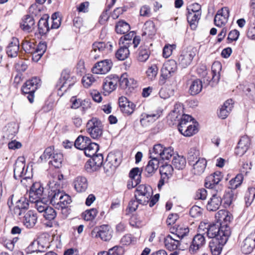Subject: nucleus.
<instances>
[{
    "mask_svg": "<svg viewBox=\"0 0 255 255\" xmlns=\"http://www.w3.org/2000/svg\"><path fill=\"white\" fill-rule=\"evenodd\" d=\"M246 96L251 100L255 102V85L247 87L244 90Z\"/></svg>",
    "mask_w": 255,
    "mask_h": 255,
    "instance_id": "774afa93",
    "label": "nucleus"
},
{
    "mask_svg": "<svg viewBox=\"0 0 255 255\" xmlns=\"http://www.w3.org/2000/svg\"><path fill=\"white\" fill-rule=\"evenodd\" d=\"M110 78H106L103 84V89L106 92L110 93L115 90L116 86L112 83Z\"/></svg>",
    "mask_w": 255,
    "mask_h": 255,
    "instance_id": "052dcab7",
    "label": "nucleus"
},
{
    "mask_svg": "<svg viewBox=\"0 0 255 255\" xmlns=\"http://www.w3.org/2000/svg\"><path fill=\"white\" fill-rule=\"evenodd\" d=\"M44 188L39 182H35L31 186L29 192V198L30 202H36L41 199L43 195Z\"/></svg>",
    "mask_w": 255,
    "mask_h": 255,
    "instance_id": "ddd939ff",
    "label": "nucleus"
},
{
    "mask_svg": "<svg viewBox=\"0 0 255 255\" xmlns=\"http://www.w3.org/2000/svg\"><path fill=\"white\" fill-rule=\"evenodd\" d=\"M73 183L75 190L79 193L85 192L88 187V180L83 176H77L74 179Z\"/></svg>",
    "mask_w": 255,
    "mask_h": 255,
    "instance_id": "aec40b11",
    "label": "nucleus"
},
{
    "mask_svg": "<svg viewBox=\"0 0 255 255\" xmlns=\"http://www.w3.org/2000/svg\"><path fill=\"white\" fill-rule=\"evenodd\" d=\"M211 175H212L213 177L214 178V183H215L216 192L217 193H220L223 189V186L221 184H219L222 179V175L221 172L219 171H216L214 173L211 174Z\"/></svg>",
    "mask_w": 255,
    "mask_h": 255,
    "instance_id": "e433bc0d",
    "label": "nucleus"
},
{
    "mask_svg": "<svg viewBox=\"0 0 255 255\" xmlns=\"http://www.w3.org/2000/svg\"><path fill=\"white\" fill-rule=\"evenodd\" d=\"M43 216L45 218V219L51 221L54 219L56 217V212L53 208L48 206V207L46 208V209L44 211Z\"/></svg>",
    "mask_w": 255,
    "mask_h": 255,
    "instance_id": "4d7b16f0",
    "label": "nucleus"
},
{
    "mask_svg": "<svg viewBox=\"0 0 255 255\" xmlns=\"http://www.w3.org/2000/svg\"><path fill=\"white\" fill-rule=\"evenodd\" d=\"M119 104L121 111L125 114L130 115L134 111L135 105L129 101L126 97L119 98Z\"/></svg>",
    "mask_w": 255,
    "mask_h": 255,
    "instance_id": "4468645a",
    "label": "nucleus"
},
{
    "mask_svg": "<svg viewBox=\"0 0 255 255\" xmlns=\"http://www.w3.org/2000/svg\"><path fill=\"white\" fill-rule=\"evenodd\" d=\"M52 20V25L51 28L57 29L61 25V18L60 16V13L58 12L54 13L51 18Z\"/></svg>",
    "mask_w": 255,
    "mask_h": 255,
    "instance_id": "6e6d98bb",
    "label": "nucleus"
},
{
    "mask_svg": "<svg viewBox=\"0 0 255 255\" xmlns=\"http://www.w3.org/2000/svg\"><path fill=\"white\" fill-rule=\"evenodd\" d=\"M194 120L192 117L188 115H183L178 125L179 131L182 133Z\"/></svg>",
    "mask_w": 255,
    "mask_h": 255,
    "instance_id": "a878e982",
    "label": "nucleus"
},
{
    "mask_svg": "<svg viewBox=\"0 0 255 255\" xmlns=\"http://www.w3.org/2000/svg\"><path fill=\"white\" fill-rule=\"evenodd\" d=\"M225 230L231 231L230 227L223 225L221 226L219 223H208L201 222L198 228L199 232H205L209 238H216L219 236H223Z\"/></svg>",
    "mask_w": 255,
    "mask_h": 255,
    "instance_id": "f257e3e1",
    "label": "nucleus"
},
{
    "mask_svg": "<svg viewBox=\"0 0 255 255\" xmlns=\"http://www.w3.org/2000/svg\"><path fill=\"white\" fill-rule=\"evenodd\" d=\"M50 184L51 189L48 192V200L53 205H57L60 200V195H63V192L60 191V185L57 182L50 181Z\"/></svg>",
    "mask_w": 255,
    "mask_h": 255,
    "instance_id": "6e6552de",
    "label": "nucleus"
},
{
    "mask_svg": "<svg viewBox=\"0 0 255 255\" xmlns=\"http://www.w3.org/2000/svg\"><path fill=\"white\" fill-rule=\"evenodd\" d=\"M176 237L181 240L186 236L189 232V228L184 225H178L176 227Z\"/></svg>",
    "mask_w": 255,
    "mask_h": 255,
    "instance_id": "de8ad7c7",
    "label": "nucleus"
},
{
    "mask_svg": "<svg viewBox=\"0 0 255 255\" xmlns=\"http://www.w3.org/2000/svg\"><path fill=\"white\" fill-rule=\"evenodd\" d=\"M91 139L89 137L79 135L76 139L74 146L77 149L83 150L87 148V146L89 145Z\"/></svg>",
    "mask_w": 255,
    "mask_h": 255,
    "instance_id": "cd10ccee",
    "label": "nucleus"
},
{
    "mask_svg": "<svg viewBox=\"0 0 255 255\" xmlns=\"http://www.w3.org/2000/svg\"><path fill=\"white\" fill-rule=\"evenodd\" d=\"M149 158H150V160L148 161L145 169L147 177H150L155 173L159 168V165L160 162V159L152 156H149Z\"/></svg>",
    "mask_w": 255,
    "mask_h": 255,
    "instance_id": "a211bd4d",
    "label": "nucleus"
},
{
    "mask_svg": "<svg viewBox=\"0 0 255 255\" xmlns=\"http://www.w3.org/2000/svg\"><path fill=\"white\" fill-rule=\"evenodd\" d=\"M129 54L128 47L126 46L119 48L116 53V57L119 60H124Z\"/></svg>",
    "mask_w": 255,
    "mask_h": 255,
    "instance_id": "ea45409f",
    "label": "nucleus"
},
{
    "mask_svg": "<svg viewBox=\"0 0 255 255\" xmlns=\"http://www.w3.org/2000/svg\"><path fill=\"white\" fill-rule=\"evenodd\" d=\"M63 161V154L61 153H54L50 160L49 163L55 168H59L61 166Z\"/></svg>",
    "mask_w": 255,
    "mask_h": 255,
    "instance_id": "c9c22d12",
    "label": "nucleus"
},
{
    "mask_svg": "<svg viewBox=\"0 0 255 255\" xmlns=\"http://www.w3.org/2000/svg\"><path fill=\"white\" fill-rule=\"evenodd\" d=\"M192 173L197 175H201L205 171L207 165V161L204 158H199L197 160L192 163Z\"/></svg>",
    "mask_w": 255,
    "mask_h": 255,
    "instance_id": "6ab92c4d",
    "label": "nucleus"
},
{
    "mask_svg": "<svg viewBox=\"0 0 255 255\" xmlns=\"http://www.w3.org/2000/svg\"><path fill=\"white\" fill-rule=\"evenodd\" d=\"M149 55V50L146 47L141 46L139 49L138 60L140 62H145L148 59Z\"/></svg>",
    "mask_w": 255,
    "mask_h": 255,
    "instance_id": "79ce46f5",
    "label": "nucleus"
},
{
    "mask_svg": "<svg viewBox=\"0 0 255 255\" xmlns=\"http://www.w3.org/2000/svg\"><path fill=\"white\" fill-rule=\"evenodd\" d=\"M230 11L227 7L219 10L214 17V24L218 27L224 26L227 22L229 16Z\"/></svg>",
    "mask_w": 255,
    "mask_h": 255,
    "instance_id": "f8f14e48",
    "label": "nucleus"
},
{
    "mask_svg": "<svg viewBox=\"0 0 255 255\" xmlns=\"http://www.w3.org/2000/svg\"><path fill=\"white\" fill-rule=\"evenodd\" d=\"M216 217H218L221 222L219 224L222 226L229 227V224L232 222L233 217L231 213L224 210L219 211L216 215Z\"/></svg>",
    "mask_w": 255,
    "mask_h": 255,
    "instance_id": "4be33fe9",
    "label": "nucleus"
},
{
    "mask_svg": "<svg viewBox=\"0 0 255 255\" xmlns=\"http://www.w3.org/2000/svg\"><path fill=\"white\" fill-rule=\"evenodd\" d=\"M75 79L74 77L70 76L67 71L64 70L61 73L60 78L57 82L56 87L59 90L66 92L74 85Z\"/></svg>",
    "mask_w": 255,
    "mask_h": 255,
    "instance_id": "423d86ee",
    "label": "nucleus"
},
{
    "mask_svg": "<svg viewBox=\"0 0 255 255\" xmlns=\"http://www.w3.org/2000/svg\"><path fill=\"white\" fill-rule=\"evenodd\" d=\"M49 16L47 15H44L39 19L38 23V29L39 34L43 35L49 30L50 27L48 25Z\"/></svg>",
    "mask_w": 255,
    "mask_h": 255,
    "instance_id": "b1692460",
    "label": "nucleus"
},
{
    "mask_svg": "<svg viewBox=\"0 0 255 255\" xmlns=\"http://www.w3.org/2000/svg\"><path fill=\"white\" fill-rule=\"evenodd\" d=\"M173 171V167L170 164H167L162 165L159 167L160 174L171 176Z\"/></svg>",
    "mask_w": 255,
    "mask_h": 255,
    "instance_id": "5fc2aeb1",
    "label": "nucleus"
},
{
    "mask_svg": "<svg viewBox=\"0 0 255 255\" xmlns=\"http://www.w3.org/2000/svg\"><path fill=\"white\" fill-rule=\"evenodd\" d=\"M249 144V138L246 136L242 137L235 148L236 154L240 156L243 155L248 149Z\"/></svg>",
    "mask_w": 255,
    "mask_h": 255,
    "instance_id": "412c9836",
    "label": "nucleus"
},
{
    "mask_svg": "<svg viewBox=\"0 0 255 255\" xmlns=\"http://www.w3.org/2000/svg\"><path fill=\"white\" fill-rule=\"evenodd\" d=\"M103 132V125L101 126H97L95 129L88 131L91 137L93 139H99L102 136Z\"/></svg>",
    "mask_w": 255,
    "mask_h": 255,
    "instance_id": "bf43d9fd",
    "label": "nucleus"
},
{
    "mask_svg": "<svg viewBox=\"0 0 255 255\" xmlns=\"http://www.w3.org/2000/svg\"><path fill=\"white\" fill-rule=\"evenodd\" d=\"M243 180V176L242 174H238L236 176L232 179L229 182V188L235 190L241 185Z\"/></svg>",
    "mask_w": 255,
    "mask_h": 255,
    "instance_id": "58836bf2",
    "label": "nucleus"
},
{
    "mask_svg": "<svg viewBox=\"0 0 255 255\" xmlns=\"http://www.w3.org/2000/svg\"><path fill=\"white\" fill-rule=\"evenodd\" d=\"M220 193L213 192L212 197L208 201L206 205L207 209L210 211L217 210L221 205L222 199Z\"/></svg>",
    "mask_w": 255,
    "mask_h": 255,
    "instance_id": "dca6fc26",
    "label": "nucleus"
},
{
    "mask_svg": "<svg viewBox=\"0 0 255 255\" xmlns=\"http://www.w3.org/2000/svg\"><path fill=\"white\" fill-rule=\"evenodd\" d=\"M196 123L193 121L188 126L184 131L181 133L185 136H191L195 134L198 131V129L196 127Z\"/></svg>",
    "mask_w": 255,
    "mask_h": 255,
    "instance_id": "a18cd8bd",
    "label": "nucleus"
},
{
    "mask_svg": "<svg viewBox=\"0 0 255 255\" xmlns=\"http://www.w3.org/2000/svg\"><path fill=\"white\" fill-rule=\"evenodd\" d=\"M201 14V12H197V13L188 12L187 19L192 29H195L196 28Z\"/></svg>",
    "mask_w": 255,
    "mask_h": 255,
    "instance_id": "c756f323",
    "label": "nucleus"
},
{
    "mask_svg": "<svg viewBox=\"0 0 255 255\" xmlns=\"http://www.w3.org/2000/svg\"><path fill=\"white\" fill-rule=\"evenodd\" d=\"M202 87V81L199 79H196L192 82L189 92L191 95H196L201 91Z\"/></svg>",
    "mask_w": 255,
    "mask_h": 255,
    "instance_id": "2f4dec72",
    "label": "nucleus"
},
{
    "mask_svg": "<svg viewBox=\"0 0 255 255\" xmlns=\"http://www.w3.org/2000/svg\"><path fill=\"white\" fill-rule=\"evenodd\" d=\"M172 164L173 167L177 170H183L186 166V160L183 156L176 154L173 156Z\"/></svg>",
    "mask_w": 255,
    "mask_h": 255,
    "instance_id": "393cba45",
    "label": "nucleus"
},
{
    "mask_svg": "<svg viewBox=\"0 0 255 255\" xmlns=\"http://www.w3.org/2000/svg\"><path fill=\"white\" fill-rule=\"evenodd\" d=\"M161 113V112H157L155 113L142 114V118L140 120L141 124L143 126H146V123L154 122L160 117Z\"/></svg>",
    "mask_w": 255,
    "mask_h": 255,
    "instance_id": "c85d7f7f",
    "label": "nucleus"
},
{
    "mask_svg": "<svg viewBox=\"0 0 255 255\" xmlns=\"http://www.w3.org/2000/svg\"><path fill=\"white\" fill-rule=\"evenodd\" d=\"M164 244L166 249L169 251L180 250V241L175 238H173L170 235H167L164 238Z\"/></svg>",
    "mask_w": 255,
    "mask_h": 255,
    "instance_id": "f3484780",
    "label": "nucleus"
},
{
    "mask_svg": "<svg viewBox=\"0 0 255 255\" xmlns=\"http://www.w3.org/2000/svg\"><path fill=\"white\" fill-rule=\"evenodd\" d=\"M106 159L117 167L120 164L121 162L120 154L112 152L108 154Z\"/></svg>",
    "mask_w": 255,
    "mask_h": 255,
    "instance_id": "3c124183",
    "label": "nucleus"
},
{
    "mask_svg": "<svg viewBox=\"0 0 255 255\" xmlns=\"http://www.w3.org/2000/svg\"><path fill=\"white\" fill-rule=\"evenodd\" d=\"M152 191L151 187L144 184L138 185L134 193V194L142 195V196H147V197H151L152 196Z\"/></svg>",
    "mask_w": 255,
    "mask_h": 255,
    "instance_id": "473e14b6",
    "label": "nucleus"
},
{
    "mask_svg": "<svg viewBox=\"0 0 255 255\" xmlns=\"http://www.w3.org/2000/svg\"><path fill=\"white\" fill-rule=\"evenodd\" d=\"M130 25L124 21H120L116 26V31L118 33L124 34L129 31Z\"/></svg>",
    "mask_w": 255,
    "mask_h": 255,
    "instance_id": "4c0bfd02",
    "label": "nucleus"
},
{
    "mask_svg": "<svg viewBox=\"0 0 255 255\" xmlns=\"http://www.w3.org/2000/svg\"><path fill=\"white\" fill-rule=\"evenodd\" d=\"M158 68L156 65H152L147 70L146 73L149 79L152 80L156 76L158 73Z\"/></svg>",
    "mask_w": 255,
    "mask_h": 255,
    "instance_id": "e2e57ef3",
    "label": "nucleus"
},
{
    "mask_svg": "<svg viewBox=\"0 0 255 255\" xmlns=\"http://www.w3.org/2000/svg\"><path fill=\"white\" fill-rule=\"evenodd\" d=\"M164 147L160 144L154 145L152 149L149 150V156H152L160 159Z\"/></svg>",
    "mask_w": 255,
    "mask_h": 255,
    "instance_id": "c03bdc74",
    "label": "nucleus"
},
{
    "mask_svg": "<svg viewBox=\"0 0 255 255\" xmlns=\"http://www.w3.org/2000/svg\"><path fill=\"white\" fill-rule=\"evenodd\" d=\"M222 236L212 239L209 244V248L213 255H220L222 251L223 246L226 244L231 234V231L225 230Z\"/></svg>",
    "mask_w": 255,
    "mask_h": 255,
    "instance_id": "f03ea898",
    "label": "nucleus"
},
{
    "mask_svg": "<svg viewBox=\"0 0 255 255\" xmlns=\"http://www.w3.org/2000/svg\"><path fill=\"white\" fill-rule=\"evenodd\" d=\"M98 211L96 208H92L83 213L84 219L86 221H91L96 216Z\"/></svg>",
    "mask_w": 255,
    "mask_h": 255,
    "instance_id": "0e129e2a",
    "label": "nucleus"
},
{
    "mask_svg": "<svg viewBox=\"0 0 255 255\" xmlns=\"http://www.w3.org/2000/svg\"><path fill=\"white\" fill-rule=\"evenodd\" d=\"M163 66L172 74L175 73L177 69L176 62L174 60H169L167 61L163 64Z\"/></svg>",
    "mask_w": 255,
    "mask_h": 255,
    "instance_id": "13d9d810",
    "label": "nucleus"
},
{
    "mask_svg": "<svg viewBox=\"0 0 255 255\" xmlns=\"http://www.w3.org/2000/svg\"><path fill=\"white\" fill-rule=\"evenodd\" d=\"M108 46L112 47V45L103 42H95L93 44L92 49L96 50L97 52H100L104 54L106 49L107 48Z\"/></svg>",
    "mask_w": 255,
    "mask_h": 255,
    "instance_id": "09e8293b",
    "label": "nucleus"
},
{
    "mask_svg": "<svg viewBox=\"0 0 255 255\" xmlns=\"http://www.w3.org/2000/svg\"><path fill=\"white\" fill-rule=\"evenodd\" d=\"M15 38L12 37L11 41L6 47V54L8 57L14 58L16 57V44L14 42Z\"/></svg>",
    "mask_w": 255,
    "mask_h": 255,
    "instance_id": "864d4df0",
    "label": "nucleus"
},
{
    "mask_svg": "<svg viewBox=\"0 0 255 255\" xmlns=\"http://www.w3.org/2000/svg\"><path fill=\"white\" fill-rule=\"evenodd\" d=\"M237 197V193L235 190H231L227 192L224 196V204L226 207L230 206L232 205Z\"/></svg>",
    "mask_w": 255,
    "mask_h": 255,
    "instance_id": "72a5a7b5",
    "label": "nucleus"
},
{
    "mask_svg": "<svg viewBox=\"0 0 255 255\" xmlns=\"http://www.w3.org/2000/svg\"><path fill=\"white\" fill-rule=\"evenodd\" d=\"M102 126V122L97 118H92L89 120L86 124L87 131L95 129L97 126Z\"/></svg>",
    "mask_w": 255,
    "mask_h": 255,
    "instance_id": "49530a36",
    "label": "nucleus"
},
{
    "mask_svg": "<svg viewBox=\"0 0 255 255\" xmlns=\"http://www.w3.org/2000/svg\"><path fill=\"white\" fill-rule=\"evenodd\" d=\"M41 86V80L39 78L34 77L27 80L21 88L23 94H27V98L30 103L34 101V93Z\"/></svg>",
    "mask_w": 255,
    "mask_h": 255,
    "instance_id": "7ed1b4c3",
    "label": "nucleus"
},
{
    "mask_svg": "<svg viewBox=\"0 0 255 255\" xmlns=\"http://www.w3.org/2000/svg\"><path fill=\"white\" fill-rule=\"evenodd\" d=\"M233 108V102L232 99L227 100L222 106L218 113V116L222 119H226Z\"/></svg>",
    "mask_w": 255,
    "mask_h": 255,
    "instance_id": "5701e85b",
    "label": "nucleus"
},
{
    "mask_svg": "<svg viewBox=\"0 0 255 255\" xmlns=\"http://www.w3.org/2000/svg\"><path fill=\"white\" fill-rule=\"evenodd\" d=\"M109 255H124L125 250L120 246H116L109 250Z\"/></svg>",
    "mask_w": 255,
    "mask_h": 255,
    "instance_id": "338daca9",
    "label": "nucleus"
},
{
    "mask_svg": "<svg viewBox=\"0 0 255 255\" xmlns=\"http://www.w3.org/2000/svg\"><path fill=\"white\" fill-rule=\"evenodd\" d=\"M200 155L199 151L195 148H191L188 152V159L189 164L195 162L198 159Z\"/></svg>",
    "mask_w": 255,
    "mask_h": 255,
    "instance_id": "8fccbe9b",
    "label": "nucleus"
},
{
    "mask_svg": "<svg viewBox=\"0 0 255 255\" xmlns=\"http://www.w3.org/2000/svg\"><path fill=\"white\" fill-rule=\"evenodd\" d=\"M113 63L111 60L106 59L96 63L92 69L93 73L105 74L111 69Z\"/></svg>",
    "mask_w": 255,
    "mask_h": 255,
    "instance_id": "9b49d317",
    "label": "nucleus"
},
{
    "mask_svg": "<svg viewBox=\"0 0 255 255\" xmlns=\"http://www.w3.org/2000/svg\"><path fill=\"white\" fill-rule=\"evenodd\" d=\"M53 150L54 149L53 147L52 146H50L46 148L45 149L43 153L40 156L39 159H40L41 162L43 161H46L47 159L51 158L53 155V153H54Z\"/></svg>",
    "mask_w": 255,
    "mask_h": 255,
    "instance_id": "680f3d73",
    "label": "nucleus"
},
{
    "mask_svg": "<svg viewBox=\"0 0 255 255\" xmlns=\"http://www.w3.org/2000/svg\"><path fill=\"white\" fill-rule=\"evenodd\" d=\"M212 80L218 82L220 79V72L222 69V65L219 61L214 62L212 65Z\"/></svg>",
    "mask_w": 255,
    "mask_h": 255,
    "instance_id": "7c9ffc66",
    "label": "nucleus"
},
{
    "mask_svg": "<svg viewBox=\"0 0 255 255\" xmlns=\"http://www.w3.org/2000/svg\"><path fill=\"white\" fill-rule=\"evenodd\" d=\"M37 221V214L32 210L18 212L17 215V223L21 224L28 229L32 228Z\"/></svg>",
    "mask_w": 255,
    "mask_h": 255,
    "instance_id": "20e7f679",
    "label": "nucleus"
},
{
    "mask_svg": "<svg viewBox=\"0 0 255 255\" xmlns=\"http://www.w3.org/2000/svg\"><path fill=\"white\" fill-rule=\"evenodd\" d=\"M204 233L200 232L196 235L192 239L191 244L190 245L189 251L191 254H196L202 248L206 243V240Z\"/></svg>",
    "mask_w": 255,
    "mask_h": 255,
    "instance_id": "1a4fd4ad",
    "label": "nucleus"
},
{
    "mask_svg": "<svg viewBox=\"0 0 255 255\" xmlns=\"http://www.w3.org/2000/svg\"><path fill=\"white\" fill-rule=\"evenodd\" d=\"M255 197V188H249L245 196V201L247 207L251 205Z\"/></svg>",
    "mask_w": 255,
    "mask_h": 255,
    "instance_id": "a19ab883",
    "label": "nucleus"
},
{
    "mask_svg": "<svg viewBox=\"0 0 255 255\" xmlns=\"http://www.w3.org/2000/svg\"><path fill=\"white\" fill-rule=\"evenodd\" d=\"M156 32V29L155 27L154 23L152 21L148 20L144 23L142 36L147 35L149 37H151L155 34Z\"/></svg>",
    "mask_w": 255,
    "mask_h": 255,
    "instance_id": "bb28decb",
    "label": "nucleus"
},
{
    "mask_svg": "<svg viewBox=\"0 0 255 255\" xmlns=\"http://www.w3.org/2000/svg\"><path fill=\"white\" fill-rule=\"evenodd\" d=\"M35 20L32 15H24L20 22L19 27L23 31L31 32L35 27Z\"/></svg>",
    "mask_w": 255,
    "mask_h": 255,
    "instance_id": "2eb2a0df",
    "label": "nucleus"
},
{
    "mask_svg": "<svg viewBox=\"0 0 255 255\" xmlns=\"http://www.w3.org/2000/svg\"><path fill=\"white\" fill-rule=\"evenodd\" d=\"M91 235L93 237L100 238L104 241H108L112 237V231L108 225H103L94 228L91 232Z\"/></svg>",
    "mask_w": 255,
    "mask_h": 255,
    "instance_id": "0eeeda50",
    "label": "nucleus"
},
{
    "mask_svg": "<svg viewBox=\"0 0 255 255\" xmlns=\"http://www.w3.org/2000/svg\"><path fill=\"white\" fill-rule=\"evenodd\" d=\"M49 247L48 240L42 236L39 237L36 241H34L28 247L31 252H43L44 249Z\"/></svg>",
    "mask_w": 255,
    "mask_h": 255,
    "instance_id": "9d476101",
    "label": "nucleus"
},
{
    "mask_svg": "<svg viewBox=\"0 0 255 255\" xmlns=\"http://www.w3.org/2000/svg\"><path fill=\"white\" fill-rule=\"evenodd\" d=\"M28 207V200L26 197H21L17 201V215L18 212L27 211Z\"/></svg>",
    "mask_w": 255,
    "mask_h": 255,
    "instance_id": "f704fd0d",
    "label": "nucleus"
},
{
    "mask_svg": "<svg viewBox=\"0 0 255 255\" xmlns=\"http://www.w3.org/2000/svg\"><path fill=\"white\" fill-rule=\"evenodd\" d=\"M120 85L121 88L125 89L129 86H130V81L128 78V75L126 73L122 74L120 78H119Z\"/></svg>",
    "mask_w": 255,
    "mask_h": 255,
    "instance_id": "69168bd1",
    "label": "nucleus"
},
{
    "mask_svg": "<svg viewBox=\"0 0 255 255\" xmlns=\"http://www.w3.org/2000/svg\"><path fill=\"white\" fill-rule=\"evenodd\" d=\"M196 54V49L193 47H188L184 49L178 58L179 64L183 68L188 67Z\"/></svg>",
    "mask_w": 255,
    "mask_h": 255,
    "instance_id": "39448f33",
    "label": "nucleus"
},
{
    "mask_svg": "<svg viewBox=\"0 0 255 255\" xmlns=\"http://www.w3.org/2000/svg\"><path fill=\"white\" fill-rule=\"evenodd\" d=\"M161 155L160 157V160H169L172 156H174V153L173 149L171 147H164L162 151Z\"/></svg>",
    "mask_w": 255,
    "mask_h": 255,
    "instance_id": "603ef678",
    "label": "nucleus"
},
{
    "mask_svg": "<svg viewBox=\"0 0 255 255\" xmlns=\"http://www.w3.org/2000/svg\"><path fill=\"white\" fill-rule=\"evenodd\" d=\"M71 202V197L63 192V195H60V199L57 206H59L62 209L68 207Z\"/></svg>",
    "mask_w": 255,
    "mask_h": 255,
    "instance_id": "37998d69",
    "label": "nucleus"
}]
</instances>
